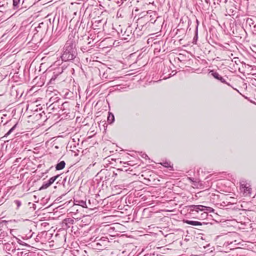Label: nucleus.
<instances>
[{
	"mask_svg": "<svg viewBox=\"0 0 256 256\" xmlns=\"http://www.w3.org/2000/svg\"><path fill=\"white\" fill-rule=\"evenodd\" d=\"M77 54L75 42L72 40H68L64 47L62 60L64 62L72 60L76 58Z\"/></svg>",
	"mask_w": 256,
	"mask_h": 256,
	"instance_id": "f257e3e1",
	"label": "nucleus"
},
{
	"mask_svg": "<svg viewBox=\"0 0 256 256\" xmlns=\"http://www.w3.org/2000/svg\"><path fill=\"white\" fill-rule=\"evenodd\" d=\"M240 190L244 196H250L252 189L250 182L245 180H242L240 182Z\"/></svg>",
	"mask_w": 256,
	"mask_h": 256,
	"instance_id": "f03ea898",
	"label": "nucleus"
},
{
	"mask_svg": "<svg viewBox=\"0 0 256 256\" xmlns=\"http://www.w3.org/2000/svg\"><path fill=\"white\" fill-rule=\"evenodd\" d=\"M94 242V246L96 249L102 250L106 248L109 241L106 237L103 236L98 240L96 238Z\"/></svg>",
	"mask_w": 256,
	"mask_h": 256,
	"instance_id": "7ed1b4c3",
	"label": "nucleus"
},
{
	"mask_svg": "<svg viewBox=\"0 0 256 256\" xmlns=\"http://www.w3.org/2000/svg\"><path fill=\"white\" fill-rule=\"evenodd\" d=\"M209 74H210L214 78L220 81L221 82L226 84L228 86H232L229 83L226 82L225 78L223 76H221L218 72L214 70H210Z\"/></svg>",
	"mask_w": 256,
	"mask_h": 256,
	"instance_id": "20e7f679",
	"label": "nucleus"
},
{
	"mask_svg": "<svg viewBox=\"0 0 256 256\" xmlns=\"http://www.w3.org/2000/svg\"><path fill=\"white\" fill-rule=\"evenodd\" d=\"M60 100H61L58 97H52L50 99V102H51L52 104L49 106V107L52 108V109H56V106L60 103Z\"/></svg>",
	"mask_w": 256,
	"mask_h": 256,
	"instance_id": "39448f33",
	"label": "nucleus"
},
{
	"mask_svg": "<svg viewBox=\"0 0 256 256\" xmlns=\"http://www.w3.org/2000/svg\"><path fill=\"white\" fill-rule=\"evenodd\" d=\"M132 36V32L128 30H126L124 34H122V30H121V34H120V37L122 40L126 41H128V40L130 39Z\"/></svg>",
	"mask_w": 256,
	"mask_h": 256,
	"instance_id": "423d86ee",
	"label": "nucleus"
},
{
	"mask_svg": "<svg viewBox=\"0 0 256 256\" xmlns=\"http://www.w3.org/2000/svg\"><path fill=\"white\" fill-rule=\"evenodd\" d=\"M74 220L72 218H66L64 219L62 222V226L65 228H68L70 226L73 224Z\"/></svg>",
	"mask_w": 256,
	"mask_h": 256,
	"instance_id": "0eeeda50",
	"label": "nucleus"
},
{
	"mask_svg": "<svg viewBox=\"0 0 256 256\" xmlns=\"http://www.w3.org/2000/svg\"><path fill=\"white\" fill-rule=\"evenodd\" d=\"M69 104L68 102H62L61 100L60 104H58L56 106V109L58 108L60 110H62V112H64V113H66V112L64 111L66 110V108L68 106Z\"/></svg>",
	"mask_w": 256,
	"mask_h": 256,
	"instance_id": "6e6552de",
	"label": "nucleus"
},
{
	"mask_svg": "<svg viewBox=\"0 0 256 256\" xmlns=\"http://www.w3.org/2000/svg\"><path fill=\"white\" fill-rule=\"evenodd\" d=\"M184 222L185 224L192 225V226H202L203 224H208L207 223H206V222H199L198 221H194V220H184Z\"/></svg>",
	"mask_w": 256,
	"mask_h": 256,
	"instance_id": "1a4fd4ad",
	"label": "nucleus"
},
{
	"mask_svg": "<svg viewBox=\"0 0 256 256\" xmlns=\"http://www.w3.org/2000/svg\"><path fill=\"white\" fill-rule=\"evenodd\" d=\"M74 203L76 205L80 206L82 208H88V206L85 200H74Z\"/></svg>",
	"mask_w": 256,
	"mask_h": 256,
	"instance_id": "9d476101",
	"label": "nucleus"
},
{
	"mask_svg": "<svg viewBox=\"0 0 256 256\" xmlns=\"http://www.w3.org/2000/svg\"><path fill=\"white\" fill-rule=\"evenodd\" d=\"M246 24L250 28L254 26V28H256V24H254V21L252 18H247L246 20Z\"/></svg>",
	"mask_w": 256,
	"mask_h": 256,
	"instance_id": "9b49d317",
	"label": "nucleus"
},
{
	"mask_svg": "<svg viewBox=\"0 0 256 256\" xmlns=\"http://www.w3.org/2000/svg\"><path fill=\"white\" fill-rule=\"evenodd\" d=\"M65 166L66 162H64V161H60L56 166V170H62L64 168Z\"/></svg>",
	"mask_w": 256,
	"mask_h": 256,
	"instance_id": "f8f14e48",
	"label": "nucleus"
},
{
	"mask_svg": "<svg viewBox=\"0 0 256 256\" xmlns=\"http://www.w3.org/2000/svg\"><path fill=\"white\" fill-rule=\"evenodd\" d=\"M160 164L164 166L165 168H172V164H171L170 162V161H164L162 162H160Z\"/></svg>",
	"mask_w": 256,
	"mask_h": 256,
	"instance_id": "ddd939ff",
	"label": "nucleus"
},
{
	"mask_svg": "<svg viewBox=\"0 0 256 256\" xmlns=\"http://www.w3.org/2000/svg\"><path fill=\"white\" fill-rule=\"evenodd\" d=\"M114 120V117L113 114L110 112H108V122L110 124L112 123Z\"/></svg>",
	"mask_w": 256,
	"mask_h": 256,
	"instance_id": "4468645a",
	"label": "nucleus"
},
{
	"mask_svg": "<svg viewBox=\"0 0 256 256\" xmlns=\"http://www.w3.org/2000/svg\"><path fill=\"white\" fill-rule=\"evenodd\" d=\"M198 38V26H196V28L195 36L193 38L192 43L194 44H196Z\"/></svg>",
	"mask_w": 256,
	"mask_h": 256,
	"instance_id": "2eb2a0df",
	"label": "nucleus"
},
{
	"mask_svg": "<svg viewBox=\"0 0 256 256\" xmlns=\"http://www.w3.org/2000/svg\"><path fill=\"white\" fill-rule=\"evenodd\" d=\"M59 176V175L55 176H54L50 178L48 181V183L51 185L57 179V178Z\"/></svg>",
	"mask_w": 256,
	"mask_h": 256,
	"instance_id": "dca6fc26",
	"label": "nucleus"
},
{
	"mask_svg": "<svg viewBox=\"0 0 256 256\" xmlns=\"http://www.w3.org/2000/svg\"><path fill=\"white\" fill-rule=\"evenodd\" d=\"M50 185L48 183V182H44L41 187L40 188V190H44L48 188Z\"/></svg>",
	"mask_w": 256,
	"mask_h": 256,
	"instance_id": "f3484780",
	"label": "nucleus"
},
{
	"mask_svg": "<svg viewBox=\"0 0 256 256\" xmlns=\"http://www.w3.org/2000/svg\"><path fill=\"white\" fill-rule=\"evenodd\" d=\"M17 124H15L8 132L5 134L4 137H6L10 135L16 127Z\"/></svg>",
	"mask_w": 256,
	"mask_h": 256,
	"instance_id": "a211bd4d",
	"label": "nucleus"
},
{
	"mask_svg": "<svg viewBox=\"0 0 256 256\" xmlns=\"http://www.w3.org/2000/svg\"><path fill=\"white\" fill-rule=\"evenodd\" d=\"M196 212H198V211H204L205 206L202 205H196Z\"/></svg>",
	"mask_w": 256,
	"mask_h": 256,
	"instance_id": "6ab92c4d",
	"label": "nucleus"
},
{
	"mask_svg": "<svg viewBox=\"0 0 256 256\" xmlns=\"http://www.w3.org/2000/svg\"><path fill=\"white\" fill-rule=\"evenodd\" d=\"M14 203L16 206V210H18L22 205L21 202L18 200H14Z\"/></svg>",
	"mask_w": 256,
	"mask_h": 256,
	"instance_id": "aec40b11",
	"label": "nucleus"
},
{
	"mask_svg": "<svg viewBox=\"0 0 256 256\" xmlns=\"http://www.w3.org/2000/svg\"><path fill=\"white\" fill-rule=\"evenodd\" d=\"M188 210H190V212L196 211V205H190L188 206Z\"/></svg>",
	"mask_w": 256,
	"mask_h": 256,
	"instance_id": "412c9836",
	"label": "nucleus"
},
{
	"mask_svg": "<svg viewBox=\"0 0 256 256\" xmlns=\"http://www.w3.org/2000/svg\"><path fill=\"white\" fill-rule=\"evenodd\" d=\"M214 210L210 208V207H208L205 206L204 209V212H213Z\"/></svg>",
	"mask_w": 256,
	"mask_h": 256,
	"instance_id": "4be33fe9",
	"label": "nucleus"
},
{
	"mask_svg": "<svg viewBox=\"0 0 256 256\" xmlns=\"http://www.w3.org/2000/svg\"><path fill=\"white\" fill-rule=\"evenodd\" d=\"M208 216V214L207 212H204L201 214L199 218L205 219V218H207Z\"/></svg>",
	"mask_w": 256,
	"mask_h": 256,
	"instance_id": "5701e85b",
	"label": "nucleus"
},
{
	"mask_svg": "<svg viewBox=\"0 0 256 256\" xmlns=\"http://www.w3.org/2000/svg\"><path fill=\"white\" fill-rule=\"evenodd\" d=\"M20 0H13V6L14 8L18 7Z\"/></svg>",
	"mask_w": 256,
	"mask_h": 256,
	"instance_id": "b1692460",
	"label": "nucleus"
},
{
	"mask_svg": "<svg viewBox=\"0 0 256 256\" xmlns=\"http://www.w3.org/2000/svg\"><path fill=\"white\" fill-rule=\"evenodd\" d=\"M18 244H22V245H24V246H28V244H26V243H24V242H22V240H20V239H18Z\"/></svg>",
	"mask_w": 256,
	"mask_h": 256,
	"instance_id": "393cba45",
	"label": "nucleus"
},
{
	"mask_svg": "<svg viewBox=\"0 0 256 256\" xmlns=\"http://www.w3.org/2000/svg\"><path fill=\"white\" fill-rule=\"evenodd\" d=\"M141 156H142V158H144L146 159L148 157L147 154H144V153H142V154L141 155Z\"/></svg>",
	"mask_w": 256,
	"mask_h": 256,
	"instance_id": "a878e982",
	"label": "nucleus"
},
{
	"mask_svg": "<svg viewBox=\"0 0 256 256\" xmlns=\"http://www.w3.org/2000/svg\"><path fill=\"white\" fill-rule=\"evenodd\" d=\"M55 79H56V77H54V78L52 77L50 80V82H51L52 80H54Z\"/></svg>",
	"mask_w": 256,
	"mask_h": 256,
	"instance_id": "bb28decb",
	"label": "nucleus"
},
{
	"mask_svg": "<svg viewBox=\"0 0 256 256\" xmlns=\"http://www.w3.org/2000/svg\"><path fill=\"white\" fill-rule=\"evenodd\" d=\"M101 22V20H96L95 22V23H97L98 24L99 23H100Z\"/></svg>",
	"mask_w": 256,
	"mask_h": 256,
	"instance_id": "cd10ccee",
	"label": "nucleus"
},
{
	"mask_svg": "<svg viewBox=\"0 0 256 256\" xmlns=\"http://www.w3.org/2000/svg\"><path fill=\"white\" fill-rule=\"evenodd\" d=\"M196 24H197L196 26H198V24H199V22L198 20H196Z\"/></svg>",
	"mask_w": 256,
	"mask_h": 256,
	"instance_id": "c85d7f7f",
	"label": "nucleus"
},
{
	"mask_svg": "<svg viewBox=\"0 0 256 256\" xmlns=\"http://www.w3.org/2000/svg\"><path fill=\"white\" fill-rule=\"evenodd\" d=\"M152 256V254H145L144 256Z\"/></svg>",
	"mask_w": 256,
	"mask_h": 256,
	"instance_id": "c756f323",
	"label": "nucleus"
}]
</instances>
